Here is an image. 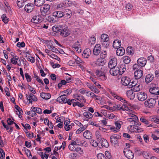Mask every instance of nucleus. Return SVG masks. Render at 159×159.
I'll use <instances>...</instances> for the list:
<instances>
[{
  "label": "nucleus",
  "instance_id": "f257e3e1",
  "mask_svg": "<svg viewBox=\"0 0 159 159\" xmlns=\"http://www.w3.org/2000/svg\"><path fill=\"white\" fill-rule=\"evenodd\" d=\"M107 71V69L106 67H102L100 70H97L95 74L97 77H100L102 80L105 81L107 78L106 74Z\"/></svg>",
  "mask_w": 159,
  "mask_h": 159
},
{
  "label": "nucleus",
  "instance_id": "f03ea898",
  "mask_svg": "<svg viewBox=\"0 0 159 159\" xmlns=\"http://www.w3.org/2000/svg\"><path fill=\"white\" fill-rule=\"evenodd\" d=\"M149 91L152 94H154L155 96L156 99L158 98V95H159V88L158 87V85L156 84H151L150 85Z\"/></svg>",
  "mask_w": 159,
  "mask_h": 159
},
{
  "label": "nucleus",
  "instance_id": "7ed1b4c3",
  "mask_svg": "<svg viewBox=\"0 0 159 159\" xmlns=\"http://www.w3.org/2000/svg\"><path fill=\"white\" fill-rule=\"evenodd\" d=\"M50 6L48 4H45L43 5V7H41L40 11L41 15L43 16H45L50 13Z\"/></svg>",
  "mask_w": 159,
  "mask_h": 159
},
{
  "label": "nucleus",
  "instance_id": "20e7f679",
  "mask_svg": "<svg viewBox=\"0 0 159 159\" xmlns=\"http://www.w3.org/2000/svg\"><path fill=\"white\" fill-rule=\"evenodd\" d=\"M120 136L119 135H114L111 136L110 139L112 144L115 147L119 145L118 140L120 138Z\"/></svg>",
  "mask_w": 159,
  "mask_h": 159
},
{
  "label": "nucleus",
  "instance_id": "39448f33",
  "mask_svg": "<svg viewBox=\"0 0 159 159\" xmlns=\"http://www.w3.org/2000/svg\"><path fill=\"white\" fill-rule=\"evenodd\" d=\"M155 98V99L151 98L148 99V100L145 102L144 104L146 107L151 108L153 107L155 105L156 102Z\"/></svg>",
  "mask_w": 159,
  "mask_h": 159
},
{
  "label": "nucleus",
  "instance_id": "423d86ee",
  "mask_svg": "<svg viewBox=\"0 0 159 159\" xmlns=\"http://www.w3.org/2000/svg\"><path fill=\"white\" fill-rule=\"evenodd\" d=\"M137 97L138 100L141 101H143L147 98V93L143 92H140L137 93Z\"/></svg>",
  "mask_w": 159,
  "mask_h": 159
},
{
  "label": "nucleus",
  "instance_id": "0eeeda50",
  "mask_svg": "<svg viewBox=\"0 0 159 159\" xmlns=\"http://www.w3.org/2000/svg\"><path fill=\"white\" fill-rule=\"evenodd\" d=\"M123 152L125 156L128 159H132L134 157V153L129 149H125Z\"/></svg>",
  "mask_w": 159,
  "mask_h": 159
},
{
  "label": "nucleus",
  "instance_id": "6e6552de",
  "mask_svg": "<svg viewBox=\"0 0 159 159\" xmlns=\"http://www.w3.org/2000/svg\"><path fill=\"white\" fill-rule=\"evenodd\" d=\"M73 97L76 100L80 101L82 103L86 102V99L84 97L79 93H75L73 95Z\"/></svg>",
  "mask_w": 159,
  "mask_h": 159
},
{
  "label": "nucleus",
  "instance_id": "1a4fd4ad",
  "mask_svg": "<svg viewBox=\"0 0 159 159\" xmlns=\"http://www.w3.org/2000/svg\"><path fill=\"white\" fill-rule=\"evenodd\" d=\"M117 64V61L116 58L114 57H111L110 60L109 62L108 66L109 68H113L116 66Z\"/></svg>",
  "mask_w": 159,
  "mask_h": 159
},
{
  "label": "nucleus",
  "instance_id": "9d476101",
  "mask_svg": "<svg viewBox=\"0 0 159 159\" xmlns=\"http://www.w3.org/2000/svg\"><path fill=\"white\" fill-rule=\"evenodd\" d=\"M130 83V79L127 76H123L121 79V83L125 86L129 85Z\"/></svg>",
  "mask_w": 159,
  "mask_h": 159
},
{
  "label": "nucleus",
  "instance_id": "9b49d317",
  "mask_svg": "<svg viewBox=\"0 0 159 159\" xmlns=\"http://www.w3.org/2000/svg\"><path fill=\"white\" fill-rule=\"evenodd\" d=\"M109 68L110 69L109 72L111 75L116 76L118 74H119V70L118 67L116 66L113 68Z\"/></svg>",
  "mask_w": 159,
  "mask_h": 159
},
{
  "label": "nucleus",
  "instance_id": "f8f14e48",
  "mask_svg": "<svg viewBox=\"0 0 159 159\" xmlns=\"http://www.w3.org/2000/svg\"><path fill=\"white\" fill-rule=\"evenodd\" d=\"M101 50V48L99 44H97L94 47L93 52L94 55L97 56L99 54Z\"/></svg>",
  "mask_w": 159,
  "mask_h": 159
},
{
  "label": "nucleus",
  "instance_id": "ddd939ff",
  "mask_svg": "<svg viewBox=\"0 0 159 159\" xmlns=\"http://www.w3.org/2000/svg\"><path fill=\"white\" fill-rule=\"evenodd\" d=\"M137 62L140 66L143 67L146 64L147 60L145 58L141 57L138 59Z\"/></svg>",
  "mask_w": 159,
  "mask_h": 159
},
{
  "label": "nucleus",
  "instance_id": "4468645a",
  "mask_svg": "<svg viewBox=\"0 0 159 159\" xmlns=\"http://www.w3.org/2000/svg\"><path fill=\"white\" fill-rule=\"evenodd\" d=\"M63 17L66 19H68L72 15L71 11L69 9H65L64 12H63Z\"/></svg>",
  "mask_w": 159,
  "mask_h": 159
},
{
  "label": "nucleus",
  "instance_id": "2eb2a0df",
  "mask_svg": "<svg viewBox=\"0 0 159 159\" xmlns=\"http://www.w3.org/2000/svg\"><path fill=\"white\" fill-rule=\"evenodd\" d=\"M134 74L135 79H139L142 76L143 72L141 70H137L134 72Z\"/></svg>",
  "mask_w": 159,
  "mask_h": 159
},
{
  "label": "nucleus",
  "instance_id": "dca6fc26",
  "mask_svg": "<svg viewBox=\"0 0 159 159\" xmlns=\"http://www.w3.org/2000/svg\"><path fill=\"white\" fill-rule=\"evenodd\" d=\"M129 88H132L131 89L133 91L138 92L140 90L141 88L140 84H136L134 85L131 84L129 85Z\"/></svg>",
  "mask_w": 159,
  "mask_h": 159
},
{
  "label": "nucleus",
  "instance_id": "f3484780",
  "mask_svg": "<svg viewBox=\"0 0 159 159\" xmlns=\"http://www.w3.org/2000/svg\"><path fill=\"white\" fill-rule=\"evenodd\" d=\"M64 95V94H63L58 97L57 99V101L61 103H66V102H67V98H66V96Z\"/></svg>",
  "mask_w": 159,
  "mask_h": 159
},
{
  "label": "nucleus",
  "instance_id": "a211bd4d",
  "mask_svg": "<svg viewBox=\"0 0 159 159\" xmlns=\"http://www.w3.org/2000/svg\"><path fill=\"white\" fill-rule=\"evenodd\" d=\"M34 6L33 4L30 3L26 5L25 7V11L28 12H31L34 8Z\"/></svg>",
  "mask_w": 159,
  "mask_h": 159
},
{
  "label": "nucleus",
  "instance_id": "6ab92c4d",
  "mask_svg": "<svg viewBox=\"0 0 159 159\" xmlns=\"http://www.w3.org/2000/svg\"><path fill=\"white\" fill-rule=\"evenodd\" d=\"M72 47L74 48L78 53L80 52H81L80 45L78 41L75 42L72 45Z\"/></svg>",
  "mask_w": 159,
  "mask_h": 159
},
{
  "label": "nucleus",
  "instance_id": "aec40b11",
  "mask_svg": "<svg viewBox=\"0 0 159 159\" xmlns=\"http://www.w3.org/2000/svg\"><path fill=\"white\" fill-rule=\"evenodd\" d=\"M127 97L130 100H133L135 98V94L131 90L127 91L126 92Z\"/></svg>",
  "mask_w": 159,
  "mask_h": 159
},
{
  "label": "nucleus",
  "instance_id": "412c9836",
  "mask_svg": "<svg viewBox=\"0 0 159 159\" xmlns=\"http://www.w3.org/2000/svg\"><path fill=\"white\" fill-rule=\"evenodd\" d=\"M116 51V55L118 56H121L125 53V50L122 47H120L117 48Z\"/></svg>",
  "mask_w": 159,
  "mask_h": 159
},
{
  "label": "nucleus",
  "instance_id": "4be33fe9",
  "mask_svg": "<svg viewBox=\"0 0 159 159\" xmlns=\"http://www.w3.org/2000/svg\"><path fill=\"white\" fill-rule=\"evenodd\" d=\"M70 33L68 30L66 28L63 29L62 28L60 32V35L62 36L66 37L69 35Z\"/></svg>",
  "mask_w": 159,
  "mask_h": 159
},
{
  "label": "nucleus",
  "instance_id": "5701e85b",
  "mask_svg": "<svg viewBox=\"0 0 159 159\" xmlns=\"http://www.w3.org/2000/svg\"><path fill=\"white\" fill-rule=\"evenodd\" d=\"M91 54V52L89 48H86L84 52L82 54V56L85 58H88Z\"/></svg>",
  "mask_w": 159,
  "mask_h": 159
},
{
  "label": "nucleus",
  "instance_id": "b1692460",
  "mask_svg": "<svg viewBox=\"0 0 159 159\" xmlns=\"http://www.w3.org/2000/svg\"><path fill=\"white\" fill-rule=\"evenodd\" d=\"M63 12L61 11H57L53 12L52 15L57 18H61L63 17Z\"/></svg>",
  "mask_w": 159,
  "mask_h": 159
},
{
  "label": "nucleus",
  "instance_id": "393cba45",
  "mask_svg": "<svg viewBox=\"0 0 159 159\" xmlns=\"http://www.w3.org/2000/svg\"><path fill=\"white\" fill-rule=\"evenodd\" d=\"M109 110H111L112 111H114L116 110H123L125 111L126 110L125 109H124L123 107H120V105H117L113 106V107L110 108Z\"/></svg>",
  "mask_w": 159,
  "mask_h": 159
},
{
  "label": "nucleus",
  "instance_id": "a878e982",
  "mask_svg": "<svg viewBox=\"0 0 159 159\" xmlns=\"http://www.w3.org/2000/svg\"><path fill=\"white\" fill-rule=\"evenodd\" d=\"M83 136L86 139H89L92 138V134L89 131L87 130L83 133Z\"/></svg>",
  "mask_w": 159,
  "mask_h": 159
},
{
  "label": "nucleus",
  "instance_id": "bb28decb",
  "mask_svg": "<svg viewBox=\"0 0 159 159\" xmlns=\"http://www.w3.org/2000/svg\"><path fill=\"white\" fill-rule=\"evenodd\" d=\"M121 45V43L119 40H115L113 42V47L115 49L120 47Z\"/></svg>",
  "mask_w": 159,
  "mask_h": 159
},
{
  "label": "nucleus",
  "instance_id": "cd10ccee",
  "mask_svg": "<svg viewBox=\"0 0 159 159\" xmlns=\"http://www.w3.org/2000/svg\"><path fill=\"white\" fill-rule=\"evenodd\" d=\"M40 97L45 100H48L51 98V95L49 93H41L40 94Z\"/></svg>",
  "mask_w": 159,
  "mask_h": 159
},
{
  "label": "nucleus",
  "instance_id": "c85d7f7f",
  "mask_svg": "<svg viewBox=\"0 0 159 159\" xmlns=\"http://www.w3.org/2000/svg\"><path fill=\"white\" fill-rule=\"evenodd\" d=\"M40 18V17L39 16H35L31 19V21L33 23H38L41 20V19Z\"/></svg>",
  "mask_w": 159,
  "mask_h": 159
},
{
  "label": "nucleus",
  "instance_id": "c756f323",
  "mask_svg": "<svg viewBox=\"0 0 159 159\" xmlns=\"http://www.w3.org/2000/svg\"><path fill=\"white\" fill-rule=\"evenodd\" d=\"M119 68V75L122 74L126 70V66L124 64H121L119 67H118Z\"/></svg>",
  "mask_w": 159,
  "mask_h": 159
},
{
  "label": "nucleus",
  "instance_id": "7c9ffc66",
  "mask_svg": "<svg viewBox=\"0 0 159 159\" xmlns=\"http://www.w3.org/2000/svg\"><path fill=\"white\" fill-rule=\"evenodd\" d=\"M153 78V75H152L149 74L146 77L145 81L146 83L148 84L151 82Z\"/></svg>",
  "mask_w": 159,
  "mask_h": 159
},
{
  "label": "nucleus",
  "instance_id": "2f4dec72",
  "mask_svg": "<svg viewBox=\"0 0 159 159\" xmlns=\"http://www.w3.org/2000/svg\"><path fill=\"white\" fill-rule=\"evenodd\" d=\"M34 93H30L28 95L27 94H26V96L27 99L30 98L33 101L36 102L37 101L38 99L33 94Z\"/></svg>",
  "mask_w": 159,
  "mask_h": 159
},
{
  "label": "nucleus",
  "instance_id": "473e14b6",
  "mask_svg": "<svg viewBox=\"0 0 159 159\" xmlns=\"http://www.w3.org/2000/svg\"><path fill=\"white\" fill-rule=\"evenodd\" d=\"M34 4L37 7H41L45 2V0H34Z\"/></svg>",
  "mask_w": 159,
  "mask_h": 159
},
{
  "label": "nucleus",
  "instance_id": "72a5a7b5",
  "mask_svg": "<svg viewBox=\"0 0 159 159\" xmlns=\"http://www.w3.org/2000/svg\"><path fill=\"white\" fill-rule=\"evenodd\" d=\"M74 58L75 59V64H76L77 65H79L80 63H84V61L81 60L80 58L76 56H75Z\"/></svg>",
  "mask_w": 159,
  "mask_h": 159
},
{
  "label": "nucleus",
  "instance_id": "f704fd0d",
  "mask_svg": "<svg viewBox=\"0 0 159 159\" xmlns=\"http://www.w3.org/2000/svg\"><path fill=\"white\" fill-rule=\"evenodd\" d=\"M109 40L108 36L106 34H102L101 37L100 42Z\"/></svg>",
  "mask_w": 159,
  "mask_h": 159
},
{
  "label": "nucleus",
  "instance_id": "c9c22d12",
  "mask_svg": "<svg viewBox=\"0 0 159 159\" xmlns=\"http://www.w3.org/2000/svg\"><path fill=\"white\" fill-rule=\"evenodd\" d=\"M27 0H17V4L18 6L20 8H21L25 5V2Z\"/></svg>",
  "mask_w": 159,
  "mask_h": 159
},
{
  "label": "nucleus",
  "instance_id": "e433bc0d",
  "mask_svg": "<svg viewBox=\"0 0 159 159\" xmlns=\"http://www.w3.org/2000/svg\"><path fill=\"white\" fill-rule=\"evenodd\" d=\"M83 116L87 118V120L91 119L93 117L92 114L89 112H84L83 114Z\"/></svg>",
  "mask_w": 159,
  "mask_h": 159
},
{
  "label": "nucleus",
  "instance_id": "4c0bfd02",
  "mask_svg": "<svg viewBox=\"0 0 159 159\" xmlns=\"http://www.w3.org/2000/svg\"><path fill=\"white\" fill-rule=\"evenodd\" d=\"M62 27L61 26H54L52 27V30L53 31L56 32H61Z\"/></svg>",
  "mask_w": 159,
  "mask_h": 159
},
{
  "label": "nucleus",
  "instance_id": "58836bf2",
  "mask_svg": "<svg viewBox=\"0 0 159 159\" xmlns=\"http://www.w3.org/2000/svg\"><path fill=\"white\" fill-rule=\"evenodd\" d=\"M130 130L132 132H141L143 130V129L140 127L138 128V127H134V128H131L130 129Z\"/></svg>",
  "mask_w": 159,
  "mask_h": 159
},
{
  "label": "nucleus",
  "instance_id": "ea45409f",
  "mask_svg": "<svg viewBox=\"0 0 159 159\" xmlns=\"http://www.w3.org/2000/svg\"><path fill=\"white\" fill-rule=\"evenodd\" d=\"M100 141L101 142L102 145L105 148H107L109 146V143L107 141L104 139L101 138Z\"/></svg>",
  "mask_w": 159,
  "mask_h": 159
},
{
  "label": "nucleus",
  "instance_id": "a19ab883",
  "mask_svg": "<svg viewBox=\"0 0 159 159\" xmlns=\"http://www.w3.org/2000/svg\"><path fill=\"white\" fill-rule=\"evenodd\" d=\"M122 59L124 62L126 64H128L130 62V58L128 56H124Z\"/></svg>",
  "mask_w": 159,
  "mask_h": 159
},
{
  "label": "nucleus",
  "instance_id": "79ce46f5",
  "mask_svg": "<svg viewBox=\"0 0 159 159\" xmlns=\"http://www.w3.org/2000/svg\"><path fill=\"white\" fill-rule=\"evenodd\" d=\"M142 155L146 159H148L151 157L150 153L147 151H143L142 152Z\"/></svg>",
  "mask_w": 159,
  "mask_h": 159
},
{
  "label": "nucleus",
  "instance_id": "37998d69",
  "mask_svg": "<svg viewBox=\"0 0 159 159\" xmlns=\"http://www.w3.org/2000/svg\"><path fill=\"white\" fill-rule=\"evenodd\" d=\"M127 52L129 55H133L134 53L133 48L132 47H128L126 49Z\"/></svg>",
  "mask_w": 159,
  "mask_h": 159
},
{
  "label": "nucleus",
  "instance_id": "c03bdc74",
  "mask_svg": "<svg viewBox=\"0 0 159 159\" xmlns=\"http://www.w3.org/2000/svg\"><path fill=\"white\" fill-rule=\"evenodd\" d=\"M2 21L6 24H7L9 20V18H7L5 14H3L1 17Z\"/></svg>",
  "mask_w": 159,
  "mask_h": 159
},
{
  "label": "nucleus",
  "instance_id": "a18cd8bd",
  "mask_svg": "<svg viewBox=\"0 0 159 159\" xmlns=\"http://www.w3.org/2000/svg\"><path fill=\"white\" fill-rule=\"evenodd\" d=\"M114 97L116 98L117 99L120 101L121 102H123V103H126L127 104V102L123 98H121V97L117 95H116L115 96H114Z\"/></svg>",
  "mask_w": 159,
  "mask_h": 159
},
{
  "label": "nucleus",
  "instance_id": "49530a36",
  "mask_svg": "<svg viewBox=\"0 0 159 159\" xmlns=\"http://www.w3.org/2000/svg\"><path fill=\"white\" fill-rule=\"evenodd\" d=\"M95 64L99 66H103L104 63L102 59H98L96 61Z\"/></svg>",
  "mask_w": 159,
  "mask_h": 159
},
{
  "label": "nucleus",
  "instance_id": "de8ad7c7",
  "mask_svg": "<svg viewBox=\"0 0 159 159\" xmlns=\"http://www.w3.org/2000/svg\"><path fill=\"white\" fill-rule=\"evenodd\" d=\"M141 124L139 122L138 120L135 121H134V125H130L129 127V129H130L131 128H134V127H138V126H139Z\"/></svg>",
  "mask_w": 159,
  "mask_h": 159
},
{
  "label": "nucleus",
  "instance_id": "09e8293b",
  "mask_svg": "<svg viewBox=\"0 0 159 159\" xmlns=\"http://www.w3.org/2000/svg\"><path fill=\"white\" fill-rule=\"evenodd\" d=\"M67 83L66 81L65 80H61L60 83L58 84V87L59 88H61L62 85H65Z\"/></svg>",
  "mask_w": 159,
  "mask_h": 159
},
{
  "label": "nucleus",
  "instance_id": "8fccbe9b",
  "mask_svg": "<svg viewBox=\"0 0 159 159\" xmlns=\"http://www.w3.org/2000/svg\"><path fill=\"white\" fill-rule=\"evenodd\" d=\"M90 90L94 93L98 94L100 92L99 89L96 88L95 86L93 85L92 87H91Z\"/></svg>",
  "mask_w": 159,
  "mask_h": 159
},
{
  "label": "nucleus",
  "instance_id": "3c124183",
  "mask_svg": "<svg viewBox=\"0 0 159 159\" xmlns=\"http://www.w3.org/2000/svg\"><path fill=\"white\" fill-rule=\"evenodd\" d=\"M140 121L142 123L147 125L148 124V121L144 117H141L140 118Z\"/></svg>",
  "mask_w": 159,
  "mask_h": 159
},
{
  "label": "nucleus",
  "instance_id": "603ef678",
  "mask_svg": "<svg viewBox=\"0 0 159 159\" xmlns=\"http://www.w3.org/2000/svg\"><path fill=\"white\" fill-rule=\"evenodd\" d=\"M133 8V6L130 3H128L127 4H126L125 6V8L128 11H130Z\"/></svg>",
  "mask_w": 159,
  "mask_h": 159
},
{
  "label": "nucleus",
  "instance_id": "864d4df0",
  "mask_svg": "<svg viewBox=\"0 0 159 159\" xmlns=\"http://www.w3.org/2000/svg\"><path fill=\"white\" fill-rule=\"evenodd\" d=\"M48 55L51 58L57 60V61H60V58L57 55H56L53 53L51 54L50 55L48 54Z\"/></svg>",
  "mask_w": 159,
  "mask_h": 159
},
{
  "label": "nucleus",
  "instance_id": "5fc2aeb1",
  "mask_svg": "<svg viewBox=\"0 0 159 159\" xmlns=\"http://www.w3.org/2000/svg\"><path fill=\"white\" fill-rule=\"evenodd\" d=\"M102 46L105 48H107L109 45V40L108 41H105L104 42L101 43Z\"/></svg>",
  "mask_w": 159,
  "mask_h": 159
},
{
  "label": "nucleus",
  "instance_id": "6e6d98bb",
  "mask_svg": "<svg viewBox=\"0 0 159 159\" xmlns=\"http://www.w3.org/2000/svg\"><path fill=\"white\" fill-rule=\"evenodd\" d=\"M130 118H134V119L135 120H139L138 117L135 115L131 113L130 112L128 113Z\"/></svg>",
  "mask_w": 159,
  "mask_h": 159
},
{
  "label": "nucleus",
  "instance_id": "4d7b16f0",
  "mask_svg": "<svg viewBox=\"0 0 159 159\" xmlns=\"http://www.w3.org/2000/svg\"><path fill=\"white\" fill-rule=\"evenodd\" d=\"M150 120L151 121H153L154 122L158 123H159V119L156 118L153 116H151L150 117Z\"/></svg>",
  "mask_w": 159,
  "mask_h": 159
},
{
  "label": "nucleus",
  "instance_id": "13d9d810",
  "mask_svg": "<svg viewBox=\"0 0 159 159\" xmlns=\"http://www.w3.org/2000/svg\"><path fill=\"white\" fill-rule=\"evenodd\" d=\"M98 159H107L104 154L102 153H99L97 155Z\"/></svg>",
  "mask_w": 159,
  "mask_h": 159
},
{
  "label": "nucleus",
  "instance_id": "bf43d9fd",
  "mask_svg": "<svg viewBox=\"0 0 159 159\" xmlns=\"http://www.w3.org/2000/svg\"><path fill=\"white\" fill-rule=\"evenodd\" d=\"M24 150L28 157L31 159V158L32 157V156L30 151L27 149H25Z\"/></svg>",
  "mask_w": 159,
  "mask_h": 159
},
{
  "label": "nucleus",
  "instance_id": "052dcab7",
  "mask_svg": "<svg viewBox=\"0 0 159 159\" xmlns=\"http://www.w3.org/2000/svg\"><path fill=\"white\" fill-rule=\"evenodd\" d=\"M105 155L108 159H112V157L111 153L107 151L105 152Z\"/></svg>",
  "mask_w": 159,
  "mask_h": 159
},
{
  "label": "nucleus",
  "instance_id": "680f3d73",
  "mask_svg": "<svg viewBox=\"0 0 159 159\" xmlns=\"http://www.w3.org/2000/svg\"><path fill=\"white\" fill-rule=\"evenodd\" d=\"M90 143L94 147H97L98 146V143L94 140H91L90 141Z\"/></svg>",
  "mask_w": 159,
  "mask_h": 159
},
{
  "label": "nucleus",
  "instance_id": "e2e57ef3",
  "mask_svg": "<svg viewBox=\"0 0 159 159\" xmlns=\"http://www.w3.org/2000/svg\"><path fill=\"white\" fill-rule=\"evenodd\" d=\"M63 92L65 93V94H64L65 95L64 96H66L67 95H68L71 93L72 90L70 89H68L63 91Z\"/></svg>",
  "mask_w": 159,
  "mask_h": 159
},
{
  "label": "nucleus",
  "instance_id": "0e129e2a",
  "mask_svg": "<svg viewBox=\"0 0 159 159\" xmlns=\"http://www.w3.org/2000/svg\"><path fill=\"white\" fill-rule=\"evenodd\" d=\"M100 56L102 59H104L107 56L106 51H105L104 52H101L100 54Z\"/></svg>",
  "mask_w": 159,
  "mask_h": 159
},
{
  "label": "nucleus",
  "instance_id": "69168bd1",
  "mask_svg": "<svg viewBox=\"0 0 159 159\" xmlns=\"http://www.w3.org/2000/svg\"><path fill=\"white\" fill-rule=\"evenodd\" d=\"M115 124L116 125V129L119 131L121 126L119 122L116 121L115 122Z\"/></svg>",
  "mask_w": 159,
  "mask_h": 159
},
{
  "label": "nucleus",
  "instance_id": "338daca9",
  "mask_svg": "<svg viewBox=\"0 0 159 159\" xmlns=\"http://www.w3.org/2000/svg\"><path fill=\"white\" fill-rule=\"evenodd\" d=\"M28 88L29 90L32 93H31L35 94L36 93V91L34 89V88L32 87L30 85H28Z\"/></svg>",
  "mask_w": 159,
  "mask_h": 159
},
{
  "label": "nucleus",
  "instance_id": "774afa93",
  "mask_svg": "<svg viewBox=\"0 0 159 159\" xmlns=\"http://www.w3.org/2000/svg\"><path fill=\"white\" fill-rule=\"evenodd\" d=\"M46 20L49 22L53 23L55 22L54 18L51 16H48L46 18Z\"/></svg>",
  "mask_w": 159,
  "mask_h": 159
}]
</instances>
